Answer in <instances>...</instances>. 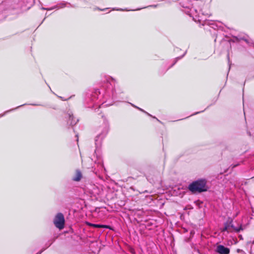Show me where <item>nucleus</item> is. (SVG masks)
<instances>
[{
	"label": "nucleus",
	"mask_w": 254,
	"mask_h": 254,
	"mask_svg": "<svg viewBox=\"0 0 254 254\" xmlns=\"http://www.w3.org/2000/svg\"><path fill=\"white\" fill-rule=\"evenodd\" d=\"M188 189L193 194L206 191L208 190L206 181L203 179L194 181L189 185Z\"/></svg>",
	"instance_id": "obj_1"
},
{
	"label": "nucleus",
	"mask_w": 254,
	"mask_h": 254,
	"mask_svg": "<svg viewBox=\"0 0 254 254\" xmlns=\"http://www.w3.org/2000/svg\"><path fill=\"white\" fill-rule=\"evenodd\" d=\"M64 217L62 213H58L55 216L54 220V223L55 226L60 230L63 229L64 226Z\"/></svg>",
	"instance_id": "obj_2"
},
{
	"label": "nucleus",
	"mask_w": 254,
	"mask_h": 254,
	"mask_svg": "<svg viewBox=\"0 0 254 254\" xmlns=\"http://www.w3.org/2000/svg\"><path fill=\"white\" fill-rule=\"evenodd\" d=\"M231 229H233L237 232H239L240 230H243L241 226L238 228L234 227L233 224V220L229 218L228 220L225 223L224 227L222 231H227L228 232H230L232 231Z\"/></svg>",
	"instance_id": "obj_3"
},
{
	"label": "nucleus",
	"mask_w": 254,
	"mask_h": 254,
	"mask_svg": "<svg viewBox=\"0 0 254 254\" xmlns=\"http://www.w3.org/2000/svg\"><path fill=\"white\" fill-rule=\"evenodd\" d=\"M216 252L219 254H229L230 251L229 248L223 245H219L217 247Z\"/></svg>",
	"instance_id": "obj_4"
},
{
	"label": "nucleus",
	"mask_w": 254,
	"mask_h": 254,
	"mask_svg": "<svg viewBox=\"0 0 254 254\" xmlns=\"http://www.w3.org/2000/svg\"><path fill=\"white\" fill-rule=\"evenodd\" d=\"M82 177L81 172L79 170H76L74 173V175L72 178V180L75 182H79L81 180Z\"/></svg>",
	"instance_id": "obj_5"
},
{
	"label": "nucleus",
	"mask_w": 254,
	"mask_h": 254,
	"mask_svg": "<svg viewBox=\"0 0 254 254\" xmlns=\"http://www.w3.org/2000/svg\"><path fill=\"white\" fill-rule=\"evenodd\" d=\"M88 225L92 226L95 228H110L109 226L107 225H99V224H91V223H88Z\"/></svg>",
	"instance_id": "obj_6"
},
{
	"label": "nucleus",
	"mask_w": 254,
	"mask_h": 254,
	"mask_svg": "<svg viewBox=\"0 0 254 254\" xmlns=\"http://www.w3.org/2000/svg\"><path fill=\"white\" fill-rule=\"evenodd\" d=\"M237 252L238 253H244V252L242 250L239 249L237 250Z\"/></svg>",
	"instance_id": "obj_7"
}]
</instances>
